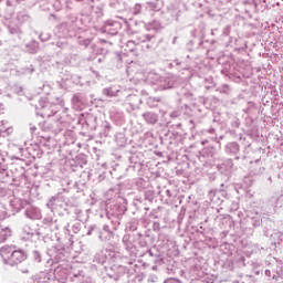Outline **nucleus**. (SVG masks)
Segmentation results:
<instances>
[{
	"instance_id": "nucleus-1",
	"label": "nucleus",
	"mask_w": 283,
	"mask_h": 283,
	"mask_svg": "<svg viewBox=\"0 0 283 283\" xmlns=\"http://www.w3.org/2000/svg\"><path fill=\"white\" fill-rule=\"evenodd\" d=\"M2 258H7V260L10 262V264H21V262L25 261V252L21 250H15L11 252V254L8 256V249L3 248L1 250Z\"/></svg>"
}]
</instances>
